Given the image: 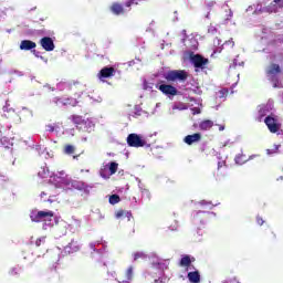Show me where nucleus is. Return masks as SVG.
I'll return each mask as SVG.
<instances>
[{
	"label": "nucleus",
	"mask_w": 283,
	"mask_h": 283,
	"mask_svg": "<svg viewBox=\"0 0 283 283\" xmlns=\"http://www.w3.org/2000/svg\"><path fill=\"white\" fill-rule=\"evenodd\" d=\"M115 218L120 219V218H127V220H132V212H127L125 210H118L115 213Z\"/></svg>",
	"instance_id": "cd10ccee"
},
{
	"label": "nucleus",
	"mask_w": 283,
	"mask_h": 283,
	"mask_svg": "<svg viewBox=\"0 0 283 283\" xmlns=\"http://www.w3.org/2000/svg\"><path fill=\"white\" fill-rule=\"evenodd\" d=\"M34 48H36V43L30 40H23L20 43V50H34Z\"/></svg>",
	"instance_id": "393cba45"
},
{
	"label": "nucleus",
	"mask_w": 283,
	"mask_h": 283,
	"mask_svg": "<svg viewBox=\"0 0 283 283\" xmlns=\"http://www.w3.org/2000/svg\"><path fill=\"white\" fill-rule=\"evenodd\" d=\"M256 222L258 224H260V227H262L264 224V220L262 218H256Z\"/></svg>",
	"instance_id": "49530a36"
},
{
	"label": "nucleus",
	"mask_w": 283,
	"mask_h": 283,
	"mask_svg": "<svg viewBox=\"0 0 283 283\" xmlns=\"http://www.w3.org/2000/svg\"><path fill=\"white\" fill-rule=\"evenodd\" d=\"M55 104L57 105V107H76V105H78V101H76V98L56 97Z\"/></svg>",
	"instance_id": "9b49d317"
},
{
	"label": "nucleus",
	"mask_w": 283,
	"mask_h": 283,
	"mask_svg": "<svg viewBox=\"0 0 283 283\" xmlns=\"http://www.w3.org/2000/svg\"><path fill=\"white\" fill-rule=\"evenodd\" d=\"M200 205L202 206V207H206V209H213V205H211V202H209V201H201L200 202Z\"/></svg>",
	"instance_id": "a19ab883"
},
{
	"label": "nucleus",
	"mask_w": 283,
	"mask_h": 283,
	"mask_svg": "<svg viewBox=\"0 0 283 283\" xmlns=\"http://www.w3.org/2000/svg\"><path fill=\"white\" fill-rule=\"evenodd\" d=\"M41 244H45V237H41V238L36 239L35 245L41 247Z\"/></svg>",
	"instance_id": "79ce46f5"
},
{
	"label": "nucleus",
	"mask_w": 283,
	"mask_h": 283,
	"mask_svg": "<svg viewBox=\"0 0 283 283\" xmlns=\"http://www.w3.org/2000/svg\"><path fill=\"white\" fill-rule=\"evenodd\" d=\"M134 3H136L134 0H128V1H126L125 6H126V8H132V6H134Z\"/></svg>",
	"instance_id": "37998d69"
},
{
	"label": "nucleus",
	"mask_w": 283,
	"mask_h": 283,
	"mask_svg": "<svg viewBox=\"0 0 283 283\" xmlns=\"http://www.w3.org/2000/svg\"><path fill=\"white\" fill-rule=\"evenodd\" d=\"M30 218L32 222H44V230H48L49 227H54L55 224L59 223V218L54 216V212L49 210L31 212Z\"/></svg>",
	"instance_id": "7ed1b4c3"
},
{
	"label": "nucleus",
	"mask_w": 283,
	"mask_h": 283,
	"mask_svg": "<svg viewBox=\"0 0 283 283\" xmlns=\"http://www.w3.org/2000/svg\"><path fill=\"white\" fill-rule=\"evenodd\" d=\"M42 154H44V158H52V156H53V154L51 153H48V151H45V153H42Z\"/></svg>",
	"instance_id": "8fccbe9b"
},
{
	"label": "nucleus",
	"mask_w": 283,
	"mask_h": 283,
	"mask_svg": "<svg viewBox=\"0 0 283 283\" xmlns=\"http://www.w3.org/2000/svg\"><path fill=\"white\" fill-rule=\"evenodd\" d=\"M159 106H160V103H157V104H156V107H159Z\"/></svg>",
	"instance_id": "680f3d73"
},
{
	"label": "nucleus",
	"mask_w": 283,
	"mask_h": 283,
	"mask_svg": "<svg viewBox=\"0 0 283 283\" xmlns=\"http://www.w3.org/2000/svg\"><path fill=\"white\" fill-rule=\"evenodd\" d=\"M191 62L193 63L195 67L205 70V66L209 63V60L202 57L201 55H193L191 56Z\"/></svg>",
	"instance_id": "dca6fc26"
},
{
	"label": "nucleus",
	"mask_w": 283,
	"mask_h": 283,
	"mask_svg": "<svg viewBox=\"0 0 283 283\" xmlns=\"http://www.w3.org/2000/svg\"><path fill=\"white\" fill-rule=\"evenodd\" d=\"M134 260H145L147 258V254L145 252H135L133 254Z\"/></svg>",
	"instance_id": "72a5a7b5"
},
{
	"label": "nucleus",
	"mask_w": 283,
	"mask_h": 283,
	"mask_svg": "<svg viewBox=\"0 0 283 283\" xmlns=\"http://www.w3.org/2000/svg\"><path fill=\"white\" fill-rule=\"evenodd\" d=\"M73 123L74 125H76L78 129H83V123H85V118H83L82 116L74 115Z\"/></svg>",
	"instance_id": "c85d7f7f"
},
{
	"label": "nucleus",
	"mask_w": 283,
	"mask_h": 283,
	"mask_svg": "<svg viewBox=\"0 0 283 283\" xmlns=\"http://www.w3.org/2000/svg\"><path fill=\"white\" fill-rule=\"evenodd\" d=\"M271 109H273V104L269 103L268 105H263L259 107V116L261 118H264L265 114H269V112H271Z\"/></svg>",
	"instance_id": "a878e982"
},
{
	"label": "nucleus",
	"mask_w": 283,
	"mask_h": 283,
	"mask_svg": "<svg viewBox=\"0 0 283 283\" xmlns=\"http://www.w3.org/2000/svg\"><path fill=\"white\" fill-rule=\"evenodd\" d=\"M192 262H196L195 258H192L191 255H182L179 264L180 266L187 269V271H191Z\"/></svg>",
	"instance_id": "aec40b11"
},
{
	"label": "nucleus",
	"mask_w": 283,
	"mask_h": 283,
	"mask_svg": "<svg viewBox=\"0 0 283 283\" xmlns=\"http://www.w3.org/2000/svg\"><path fill=\"white\" fill-rule=\"evenodd\" d=\"M199 127L203 132H207L208 129H211L213 127V122L206 119L199 124Z\"/></svg>",
	"instance_id": "bb28decb"
},
{
	"label": "nucleus",
	"mask_w": 283,
	"mask_h": 283,
	"mask_svg": "<svg viewBox=\"0 0 283 283\" xmlns=\"http://www.w3.org/2000/svg\"><path fill=\"white\" fill-rule=\"evenodd\" d=\"M50 182L51 185H49L40 195L43 202H52L51 198H54V196L59 193L56 189H77V191H88L85 182L67 178L65 171H60L53 176H50Z\"/></svg>",
	"instance_id": "f257e3e1"
},
{
	"label": "nucleus",
	"mask_w": 283,
	"mask_h": 283,
	"mask_svg": "<svg viewBox=\"0 0 283 283\" xmlns=\"http://www.w3.org/2000/svg\"><path fill=\"white\" fill-rule=\"evenodd\" d=\"M46 132H54V126L53 125H48L46 126Z\"/></svg>",
	"instance_id": "09e8293b"
},
{
	"label": "nucleus",
	"mask_w": 283,
	"mask_h": 283,
	"mask_svg": "<svg viewBox=\"0 0 283 283\" xmlns=\"http://www.w3.org/2000/svg\"><path fill=\"white\" fill-rule=\"evenodd\" d=\"M192 114L193 115L200 114V108H198V107L192 108Z\"/></svg>",
	"instance_id": "de8ad7c7"
},
{
	"label": "nucleus",
	"mask_w": 283,
	"mask_h": 283,
	"mask_svg": "<svg viewBox=\"0 0 283 283\" xmlns=\"http://www.w3.org/2000/svg\"><path fill=\"white\" fill-rule=\"evenodd\" d=\"M74 151H75V148L72 145H67L64 148V153L67 154V155H72V154H74Z\"/></svg>",
	"instance_id": "58836bf2"
},
{
	"label": "nucleus",
	"mask_w": 283,
	"mask_h": 283,
	"mask_svg": "<svg viewBox=\"0 0 283 283\" xmlns=\"http://www.w3.org/2000/svg\"><path fill=\"white\" fill-rule=\"evenodd\" d=\"M209 216V212L199 211L195 216V222H205L202 221V218H207Z\"/></svg>",
	"instance_id": "7c9ffc66"
},
{
	"label": "nucleus",
	"mask_w": 283,
	"mask_h": 283,
	"mask_svg": "<svg viewBox=\"0 0 283 283\" xmlns=\"http://www.w3.org/2000/svg\"><path fill=\"white\" fill-rule=\"evenodd\" d=\"M172 109H179V112H182L185 109H188V106L185 103H178L172 106Z\"/></svg>",
	"instance_id": "f704fd0d"
},
{
	"label": "nucleus",
	"mask_w": 283,
	"mask_h": 283,
	"mask_svg": "<svg viewBox=\"0 0 283 283\" xmlns=\"http://www.w3.org/2000/svg\"><path fill=\"white\" fill-rule=\"evenodd\" d=\"M21 273V268L20 266H14L9 271L10 275H19Z\"/></svg>",
	"instance_id": "4c0bfd02"
},
{
	"label": "nucleus",
	"mask_w": 283,
	"mask_h": 283,
	"mask_svg": "<svg viewBox=\"0 0 283 283\" xmlns=\"http://www.w3.org/2000/svg\"><path fill=\"white\" fill-rule=\"evenodd\" d=\"M238 65L240 67L244 66V61H240V56H237V59L233 60V64L231 65V67H238Z\"/></svg>",
	"instance_id": "c9c22d12"
},
{
	"label": "nucleus",
	"mask_w": 283,
	"mask_h": 283,
	"mask_svg": "<svg viewBox=\"0 0 283 283\" xmlns=\"http://www.w3.org/2000/svg\"><path fill=\"white\" fill-rule=\"evenodd\" d=\"M116 74V70L114 67H104L98 73L99 81H105V78H112Z\"/></svg>",
	"instance_id": "2eb2a0df"
},
{
	"label": "nucleus",
	"mask_w": 283,
	"mask_h": 283,
	"mask_svg": "<svg viewBox=\"0 0 283 283\" xmlns=\"http://www.w3.org/2000/svg\"><path fill=\"white\" fill-rule=\"evenodd\" d=\"M184 43L187 48H190V50L198 49V40L193 35H190L189 39H185Z\"/></svg>",
	"instance_id": "5701e85b"
},
{
	"label": "nucleus",
	"mask_w": 283,
	"mask_h": 283,
	"mask_svg": "<svg viewBox=\"0 0 283 283\" xmlns=\"http://www.w3.org/2000/svg\"><path fill=\"white\" fill-rule=\"evenodd\" d=\"M65 253H76L77 251H81V244L78 241H71L65 248Z\"/></svg>",
	"instance_id": "412c9836"
},
{
	"label": "nucleus",
	"mask_w": 283,
	"mask_h": 283,
	"mask_svg": "<svg viewBox=\"0 0 283 283\" xmlns=\"http://www.w3.org/2000/svg\"><path fill=\"white\" fill-rule=\"evenodd\" d=\"M33 54H34V56H36V59H41V55L39 54V52L36 50H33Z\"/></svg>",
	"instance_id": "603ef678"
},
{
	"label": "nucleus",
	"mask_w": 283,
	"mask_h": 283,
	"mask_svg": "<svg viewBox=\"0 0 283 283\" xmlns=\"http://www.w3.org/2000/svg\"><path fill=\"white\" fill-rule=\"evenodd\" d=\"M116 171H118V164L116 161H112L102 166L99 169V176L104 178V180H108V178H112Z\"/></svg>",
	"instance_id": "0eeeda50"
},
{
	"label": "nucleus",
	"mask_w": 283,
	"mask_h": 283,
	"mask_svg": "<svg viewBox=\"0 0 283 283\" xmlns=\"http://www.w3.org/2000/svg\"><path fill=\"white\" fill-rule=\"evenodd\" d=\"M40 45L45 50V52H54V40L50 36H44L40 40Z\"/></svg>",
	"instance_id": "4468645a"
},
{
	"label": "nucleus",
	"mask_w": 283,
	"mask_h": 283,
	"mask_svg": "<svg viewBox=\"0 0 283 283\" xmlns=\"http://www.w3.org/2000/svg\"><path fill=\"white\" fill-rule=\"evenodd\" d=\"M82 132H86L87 134H92L94 129H96V119L95 118H86L82 124Z\"/></svg>",
	"instance_id": "ddd939ff"
},
{
	"label": "nucleus",
	"mask_w": 283,
	"mask_h": 283,
	"mask_svg": "<svg viewBox=\"0 0 283 283\" xmlns=\"http://www.w3.org/2000/svg\"><path fill=\"white\" fill-rule=\"evenodd\" d=\"M55 228L53 230V233L55 238H63V235H67V233H76L78 229H81V221L73 219L71 222L67 221H59L55 223Z\"/></svg>",
	"instance_id": "f03ea898"
},
{
	"label": "nucleus",
	"mask_w": 283,
	"mask_h": 283,
	"mask_svg": "<svg viewBox=\"0 0 283 283\" xmlns=\"http://www.w3.org/2000/svg\"><path fill=\"white\" fill-rule=\"evenodd\" d=\"M134 277V266H129L126 270L125 276L117 277L118 283H129L132 282V279Z\"/></svg>",
	"instance_id": "f3484780"
},
{
	"label": "nucleus",
	"mask_w": 283,
	"mask_h": 283,
	"mask_svg": "<svg viewBox=\"0 0 283 283\" xmlns=\"http://www.w3.org/2000/svg\"><path fill=\"white\" fill-rule=\"evenodd\" d=\"M221 167H224V161H219L218 163V169H220Z\"/></svg>",
	"instance_id": "5fc2aeb1"
},
{
	"label": "nucleus",
	"mask_w": 283,
	"mask_h": 283,
	"mask_svg": "<svg viewBox=\"0 0 283 283\" xmlns=\"http://www.w3.org/2000/svg\"><path fill=\"white\" fill-rule=\"evenodd\" d=\"M190 101H193V98L191 97Z\"/></svg>",
	"instance_id": "0e129e2a"
},
{
	"label": "nucleus",
	"mask_w": 283,
	"mask_h": 283,
	"mask_svg": "<svg viewBox=\"0 0 283 283\" xmlns=\"http://www.w3.org/2000/svg\"><path fill=\"white\" fill-rule=\"evenodd\" d=\"M249 159L247 158L245 155H238L235 158H234V163L237 165H244V163H247Z\"/></svg>",
	"instance_id": "2f4dec72"
},
{
	"label": "nucleus",
	"mask_w": 283,
	"mask_h": 283,
	"mask_svg": "<svg viewBox=\"0 0 283 283\" xmlns=\"http://www.w3.org/2000/svg\"><path fill=\"white\" fill-rule=\"evenodd\" d=\"M266 78L271 81L273 87L282 88L283 83L280 81V65L271 64L265 70Z\"/></svg>",
	"instance_id": "39448f33"
},
{
	"label": "nucleus",
	"mask_w": 283,
	"mask_h": 283,
	"mask_svg": "<svg viewBox=\"0 0 283 283\" xmlns=\"http://www.w3.org/2000/svg\"><path fill=\"white\" fill-rule=\"evenodd\" d=\"M208 32L210 34H216V28L214 27H209Z\"/></svg>",
	"instance_id": "a18cd8bd"
},
{
	"label": "nucleus",
	"mask_w": 283,
	"mask_h": 283,
	"mask_svg": "<svg viewBox=\"0 0 283 283\" xmlns=\"http://www.w3.org/2000/svg\"><path fill=\"white\" fill-rule=\"evenodd\" d=\"M41 61H44V63H48V59H45L44 56L40 55Z\"/></svg>",
	"instance_id": "6e6d98bb"
},
{
	"label": "nucleus",
	"mask_w": 283,
	"mask_h": 283,
	"mask_svg": "<svg viewBox=\"0 0 283 283\" xmlns=\"http://www.w3.org/2000/svg\"><path fill=\"white\" fill-rule=\"evenodd\" d=\"M227 145H229V140L222 144V147H227Z\"/></svg>",
	"instance_id": "13d9d810"
},
{
	"label": "nucleus",
	"mask_w": 283,
	"mask_h": 283,
	"mask_svg": "<svg viewBox=\"0 0 283 283\" xmlns=\"http://www.w3.org/2000/svg\"><path fill=\"white\" fill-rule=\"evenodd\" d=\"M277 149H280V145H274V149H266L268 156H271L273 154H277Z\"/></svg>",
	"instance_id": "ea45409f"
},
{
	"label": "nucleus",
	"mask_w": 283,
	"mask_h": 283,
	"mask_svg": "<svg viewBox=\"0 0 283 283\" xmlns=\"http://www.w3.org/2000/svg\"><path fill=\"white\" fill-rule=\"evenodd\" d=\"M219 132H224V126H220Z\"/></svg>",
	"instance_id": "4d7b16f0"
},
{
	"label": "nucleus",
	"mask_w": 283,
	"mask_h": 283,
	"mask_svg": "<svg viewBox=\"0 0 283 283\" xmlns=\"http://www.w3.org/2000/svg\"><path fill=\"white\" fill-rule=\"evenodd\" d=\"M150 260V273H156V275H165V271L169 269V259H160L157 254L153 253L149 258Z\"/></svg>",
	"instance_id": "20e7f679"
},
{
	"label": "nucleus",
	"mask_w": 283,
	"mask_h": 283,
	"mask_svg": "<svg viewBox=\"0 0 283 283\" xmlns=\"http://www.w3.org/2000/svg\"><path fill=\"white\" fill-rule=\"evenodd\" d=\"M159 90L160 92H163V94H166L167 96H176V94H178L176 87L167 84L159 85Z\"/></svg>",
	"instance_id": "a211bd4d"
},
{
	"label": "nucleus",
	"mask_w": 283,
	"mask_h": 283,
	"mask_svg": "<svg viewBox=\"0 0 283 283\" xmlns=\"http://www.w3.org/2000/svg\"><path fill=\"white\" fill-rule=\"evenodd\" d=\"M127 144L129 147H145L147 145V139L145 136L138 134H129L127 137Z\"/></svg>",
	"instance_id": "1a4fd4ad"
},
{
	"label": "nucleus",
	"mask_w": 283,
	"mask_h": 283,
	"mask_svg": "<svg viewBox=\"0 0 283 283\" xmlns=\"http://www.w3.org/2000/svg\"><path fill=\"white\" fill-rule=\"evenodd\" d=\"M187 277L189 283H200V272L198 270H189Z\"/></svg>",
	"instance_id": "4be33fe9"
},
{
	"label": "nucleus",
	"mask_w": 283,
	"mask_h": 283,
	"mask_svg": "<svg viewBox=\"0 0 283 283\" xmlns=\"http://www.w3.org/2000/svg\"><path fill=\"white\" fill-rule=\"evenodd\" d=\"M108 275H111V277H116V271L108 272Z\"/></svg>",
	"instance_id": "864d4df0"
},
{
	"label": "nucleus",
	"mask_w": 283,
	"mask_h": 283,
	"mask_svg": "<svg viewBox=\"0 0 283 283\" xmlns=\"http://www.w3.org/2000/svg\"><path fill=\"white\" fill-rule=\"evenodd\" d=\"M82 140H83L84 143H87V137H84Z\"/></svg>",
	"instance_id": "052dcab7"
},
{
	"label": "nucleus",
	"mask_w": 283,
	"mask_h": 283,
	"mask_svg": "<svg viewBox=\"0 0 283 283\" xmlns=\"http://www.w3.org/2000/svg\"><path fill=\"white\" fill-rule=\"evenodd\" d=\"M166 81H186L187 72L185 71H169L165 74Z\"/></svg>",
	"instance_id": "9d476101"
},
{
	"label": "nucleus",
	"mask_w": 283,
	"mask_h": 283,
	"mask_svg": "<svg viewBox=\"0 0 283 283\" xmlns=\"http://www.w3.org/2000/svg\"><path fill=\"white\" fill-rule=\"evenodd\" d=\"M201 139H202V135L200 133H196L192 135H187L184 138V143H186V145H193V143H200Z\"/></svg>",
	"instance_id": "6ab92c4d"
},
{
	"label": "nucleus",
	"mask_w": 283,
	"mask_h": 283,
	"mask_svg": "<svg viewBox=\"0 0 283 283\" xmlns=\"http://www.w3.org/2000/svg\"><path fill=\"white\" fill-rule=\"evenodd\" d=\"M261 43H266V40L262 38Z\"/></svg>",
	"instance_id": "bf43d9fd"
},
{
	"label": "nucleus",
	"mask_w": 283,
	"mask_h": 283,
	"mask_svg": "<svg viewBox=\"0 0 283 283\" xmlns=\"http://www.w3.org/2000/svg\"><path fill=\"white\" fill-rule=\"evenodd\" d=\"M38 176L39 178H48V176H50V169L45 166L40 167Z\"/></svg>",
	"instance_id": "c756f323"
},
{
	"label": "nucleus",
	"mask_w": 283,
	"mask_h": 283,
	"mask_svg": "<svg viewBox=\"0 0 283 283\" xmlns=\"http://www.w3.org/2000/svg\"><path fill=\"white\" fill-rule=\"evenodd\" d=\"M264 123L268 126L271 134H277V132H280V123H277V120L274 117L272 116L265 117Z\"/></svg>",
	"instance_id": "f8f14e48"
},
{
	"label": "nucleus",
	"mask_w": 283,
	"mask_h": 283,
	"mask_svg": "<svg viewBox=\"0 0 283 283\" xmlns=\"http://www.w3.org/2000/svg\"><path fill=\"white\" fill-rule=\"evenodd\" d=\"M93 103H103V97L97 96L96 98H93Z\"/></svg>",
	"instance_id": "c03bdc74"
},
{
	"label": "nucleus",
	"mask_w": 283,
	"mask_h": 283,
	"mask_svg": "<svg viewBox=\"0 0 283 283\" xmlns=\"http://www.w3.org/2000/svg\"><path fill=\"white\" fill-rule=\"evenodd\" d=\"M282 8H283V0H273L266 7H261V4H258L254 9V14H264V12H268L269 14H273V13L280 12Z\"/></svg>",
	"instance_id": "423d86ee"
},
{
	"label": "nucleus",
	"mask_w": 283,
	"mask_h": 283,
	"mask_svg": "<svg viewBox=\"0 0 283 283\" xmlns=\"http://www.w3.org/2000/svg\"><path fill=\"white\" fill-rule=\"evenodd\" d=\"M221 94H224V91H221Z\"/></svg>",
	"instance_id": "e2e57ef3"
},
{
	"label": "nucleus",
	"mask_w": 283,
	"mask_h": 283,
	"mask_svg": "<svg viewBox=\"0 0 283 283\" xmlns=\"http://www.w3.org/2000/svg\"><path fill=\"white\" fill-rule=\"evenodd\" d=\"M111 12H113V14H116V15L125 14V9L123 8V4L118 2H114L111 6Z\"/></svg>",
	"instance_id": "b1692460"
},
{
	"label": "nucleus",
	"mask_w": 283,
	"mask_h": 283,
	"mask_svg": "<svg viewBox=\"0 0 283 283\" xmlns=\"http://www.w3.org/2000/svg\"><path fill=\"white\" fill-rule=\"evenodd\" d=\"M213 46H214V50L211 56H216V54H220L222 50H224V46L230 48V50H233V48L235 46V42H233V39H230L222 44V40L217 38L213 40Z\"/></svg>",
	"instance_id": "6e6552de"
},
{
	"label": "nucleus",
	"mask_w": 283,
	"mask_h": 283,
	"mask_svg": "<svg viewBox=\"0 0 283 283\" xmlns=\"http://www.w3.org/2000/svg\"><path fill=\"white\" fill-rule=\"evenodd\" d=\"M109 205H118L120 202V197L118 195H113L108 198Z\"/></svg>",
	"instance_id": "473e14b6"
},
{
	"label": "nucleus",
	"mask_w": 283,
	"mask_h": 283,
	"mask_svg": "<svg viewBox=\"0 0 283 283\" xmlns=\"http://www.w3.org/2000/svg\"><path fill=\"white\" fill-rule=\"evenodd\" d=\"M90 249H92L93 251H96V243L92 242L90 243Z\"/></svg>",
	"instance_id": "3c124183"
},
{
	"label": "nucleus",
	"mask_w": 283,
	"mask_h": 283,
	"mask_svg": "<svg viewBox=\"0 0 283 283\" xmlns=\"http://www.w3.org/2000/svg\"><path fill=\"white\" fill-rule=\"evenodd\" d=\"M137 180H138V187H139L142 193L147 195V198H149V190H147L145 188V186L142 185L140 179H137Z\"/></svg>",
	"instance_id": "e433bc0d"
}]
</instances>
